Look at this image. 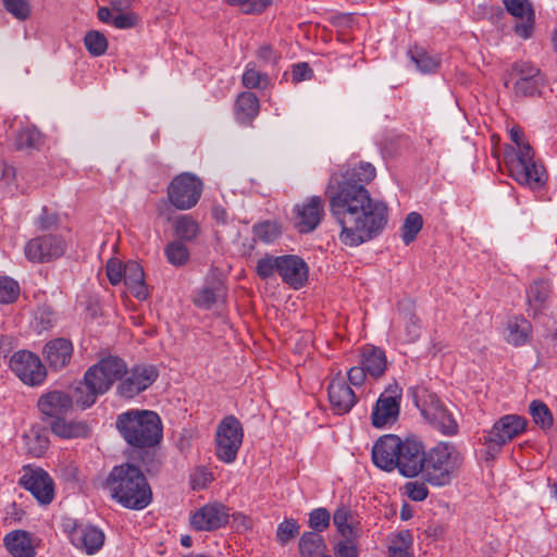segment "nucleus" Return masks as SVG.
Masks as SVG:
<instances>
[{
    "mask_svg": "<svg viewBox=\"0 0 557 557\" xmlns=\"http://www.w3.org/2000/svg\"><path fill=\"white\" fill-rule=\"evenodd\" d=\"M375 177L370 163L333 173L325 188L331 214L341 225L339 240L356 247L377 236L387 224V206L366 188Z\"/></svg>",
    "mask_w": 557,
    "mask_h": 557,
    "instance_id": "f257e3e1",
    "label": "nucleus"
},
{
    "mask_svg": "<svg viewBox=\"0 0 557 557\" xmlns=\"http://www.w3.org/2000/svg\"><path fill=\"white\" fill-rule=\"evenodd\" d=\"M106 486L112 498L129 509H144L152 499L146 476L133 463L115 466L107 478Z\"/></svg>",
    "mask_w": 557,
    "mask_h": 557,
    "instance_id": "f03ea898",
    "label": "nucleus"
},
{
    "mask_svg": "<svg viewBox=\"0 0 557 557\" xmlns=\"http://www.w3.org/2000/svg\"><path fill=\"white\" fill-rule=\"evenodd\" d=\"M126 363L123 359L114 356L100 359L90 367L85 375L84 382L74 391V399L83 409L91 407L98 396L106 394L115 381L123 376Z\"/></svg>",
    "mask_w": 557,
    "mask_h": 557,
    "instance_id": "7ed1b4c3",
    "label": "nucleus"
},
{
    "mask_svg": "<svg viewBox=\"0 0 557 557\" xmlns=\"http://www.w3.org/2000/svg\"><path fill=\"white\" fill-rule=\"evenodd\" d=\"M116 428L128 445L138 448L153 447L162 438L161 419L150 410L133 409L121 413Z\"/></svg>",
    "mask_w": 557,
    "mask_h": 557,
    "instance_id": "20e7f679",
    "label": "nucleus"
},
{
    "mask_svg": "<svg viewBox=\"0 0 557 557\" xmlns=\"http://www.w3.org/2000/svg\"><path fill=\"white\" fill-rule=\"evenodd\" d=\"M462 462V454L456 445L441 442L426 451L422 475L433 486H445L457 475Z\"/></svg>",
    "mask_w": 557,
    "mask_h": 557,
    "instance_id": "39448f33",
    "label": "nucleus"
},
{
    "mask_svg": "<svg viewBox=\"0 0 557 557\" xmlns=\"http://www.w3.org/2000/svg\"><path fill=\"white\" fill-rule=\"evenodd\" d=\"M506 166L510 176L520 185L532 189L542 188L547 182V173L542 163L534 159V151L523 148L506 157Z\"/></svg>",
    "mask_w": 557,
    "mask_h": 557,
    "instance_id": "423d86ee",
    "label": "nucleus"
},
{
    "mask_svg": "<svg viewBox=\"0 0 557 557\" xmlns=\"http://www.w3.org/2000/svg\"><path fill=\"white\" fill-rule=\"evenodd\" d=\"M203 189L202 181L193 173L176 175L168 187V198L178 210H189L199 201Z\"/></svg>",
    "mask_w": 557,
    "mask_h": 557,
    "instance_id": "0eeeda50",
    "label": "nucleus"
},
{
    "mask_svg": "<svg viewBox=\"0 0 557 557\" xmlns=\"http://www.w3.org/2000/svg\"><path fill=\"white\" fill-rule=\"evenodd\" d=\"M244 431L238 419L225 417L215 433V453L218 458L226 463L233 462L243 443Z\"/></svg>",
    "mask_w": 557,
    "mask_h": 557,
    "instance_id": "6e6552de",
    "label": "nucleus"
},
{
    "mask_svg": "<svg viewBox=\"0 0 557 557\" xmlns=\"http://www.w3.org/2000/svg\"><path fill=\"white\" fill-rule=\"evenodd\" d=\"M403 391L397 383L386 386L372 410L371 420L375 428L394 424L399 414Z\"/></svg>",
    "mask_w": 557,
    "mask_h": 557,
    "instance_id": "1a4fd4ad",
    "label": "nucleus"
},
{
    "mask_svg": "<svg viewBox=\"0 0 557 557\" xmlns=\"http://www.w3.org/2000/svg\"><path fill=\"white\" fill-rule=\"evenodd\" d=\"M158 377V371L153 366H135L125 370L117 385V394L126 399H132L150 387Z\"/></svg>",
    "mask_w": 557,
    "mask_h": 557,
    "instance_id": "9d476101",
    "label": "nucleus"
},
{
    "mask_svg": "<svg viewBox=\"0 0 557 557\" xmlns=\"http://www.w3.org/2000/svg\"><path fill=\"white\" fill-rule=\"evenodd\" d=\"M10 368L23 383L32 386L41 384L47 376L40 358L27 350L13 354L10 359Z\"/></svg>",
    "mask_w": 557,
    "mask_h": 557,
    "instance_id": "9b49d317",
    "label": "nucleus"
},
{
    "mask_svg": "<svg viewBox=\"0 0 557 557\" xmlns=\"http://www.w3.org/2000/svg\"><path fill=\"white\" fill-rule=\"evenodd\" d=\"M421 412L442 434L450 436L458 432V423L453 413L448 411L434 393L425 394Z\"/></svg>",
    "mask_w": 557,
    "mask_h": 557,
    "instance_id": "f8f14e48",
    "label": "nucleus"
},
{
    "mask_svg": "<svg viewBox=\"0 0 557 557\" xmlns=\"http://www.w3.org/2000/svg\"><path fill=\"white\" fill-rule=\"evenodd\" d=\"M425 455L422 442L407 437L401 441V449H399L395 469L406 478H414L423 472Z\"/></svg>",
    "mask_w": 557,
    "mask_h": 557,
    "instance_id": "ddd939ff",
    "label": "nucleus"
},
{
    "mask_svg": "<svg viewBox=\"0 0 557 557\" xmlns=\"http://www.w3.org/2000/svg\"><path fill=\"white\" fill-rule=\"evenodd\" d=\"M293 222L299 233H311L324 216V201L320 196H311L295 205Z\"/></svg>",
    "mask_w": 557,
    "mask_h": 557,
    "instance_id": "4468645a",
    "label": "nucleus"
},
{
    "mask_svg": "<svg viewBox=\"0 0 557 557\" xmlns=\"http://www.w3.org/2000/svg\"><path fill=\"white\" fill-rule=\"evenodd\" d=\"M525 425V419L516 414H508L500 418L494 424L485 440L488 450L499 449L503 445L522 433Z\"/></svg>",
    "mask_w": 557,
    "mask_h": 557,
    "instance_id": "2eb2a0df",
    "label": "nucleus"
},
{
    "mask_svg": "<svg viewBox=\"0 0 557 557\" xmlns=\"http://www.w3.org/2000/svg\"><path fill=\"white\" fill-rule=\"evenodd\" d=\"M65 243L55 235L30 239L25 246V256L32 262H49L64 253Z\"/></svg>",
    "mask_w": 557,
    "mask_h": 557,
    "instance_id": "dca6fc26",
    "label": "nucleus"
},
{
    "mask_svg": "<svg viewBox=\"0 0 557 557\" xmlns=\"http://www.w3.org/2000/svg\"><path fill=\"white\" fill-rule=\"evenodd\" d=\"M228 518L230 513L226 506L220 503H210L200 507L190 516V524L197 531H213L225 525Z\"/></svg>",
    "mask_w": 557,
    "mask_h": 557,
    "instance_id": "f3484780",
    "label": "nucleus"
},
{
    "mask_svg": "<svg viewBox=\"0 0 557 557\" xmlns=\"http://www.w3.org/2000/svg\"><path fill=\"white\" fill-rule=\"evenodd\" d=\"M20 485L28 490L40 504H50L54 497L52 479L42 469L25 468Z\"/></svg>",
    "mask_w": 557,
    "mask_h": 557,
    "instance_id": "a211bd4d",
    "label": "nucleus"
},
{
    "mask_svg": "<svg viewBox=\"0 0 557 557\" xmlns=\"http://www.w3.org/2000/svg\"><path fill=\"white\" fill-rule=\"evenodd\" d=\"M401 441L394 434L381 436L372 447L373 463L384 471H393L397 465Z\"/></svg>",
    "mask_w": 557,
    "mask_h": 557,
    "instance_id": "6ab92c4d",
    "label": "nucleus"
},
{
    "mask_svg": "<svg viewBox=\"0 0 557 557\" xmlns=\"http://www.w3.org/2000/svg\"><path fill=\"white\" fill-rule=\"evenodd\" d=\"M308 265L296 255L281 256L278 274L284 283L294 289L301 288L308 280Z\"/></svg>",
    "mask_w": 557,
    "mask_h": 557,
    "instance_id": "aec40b11",
    "label": "nucleus"
},
{
    "mask_svg": "<svg viewBox=\"0 0 557 557\" xmlns=\"http://www.w3.org/2000/svg\"><path fill=\"white\" fill-rule=\"evenodd\" d=\"M509 14L520 20L515 26V33L528 39L532 36L534 28V11L529 0H503Z\"/></svg>",
    "mask_w": 557,
    "mask_h": 557,
    "instance_id": "412c9836",
    "label": "nucleus"
},
{
    "mask_svg": "<svg viewBox=\"0 0 557 557\" xmlns=\"http://www.w3.org/2000/svg\"><path fill=\"white\" fill-rule=\"evenodd\" d=\"M327 392L332 409L337 414L349 412L357 403L354 391L345 383L339 374L330 382Z\"/></svg>",
    "mask_w": 557,
    "mask_h": 557,
    "instance_id": "4be33fe9",
    "label": "nucleus"
},
{
    "mask_svg": "<svg viewBox=\"0 0 557 557\" xmlns=\"http://www.w3.org/2000/svg\"><path fill=\"white\" fill-rule=\"evenodd\" d=\"M70 540L75 547L92 555L102 547L104 534L91 525H74L70 532Z\"/></svg>",
    "mask_w": 557,
    "mask_h": 557,
    "instance_id": "5701e85b",
    "label": "nucleus"
},
{
    "mask_svg": "<svg viewBox=\"0 0 557 557\" xmlns=\"http://www.w3.org/2000/svg\"><path fill=\"white\" fill-rule=\"evenodd\" d=\"M37 405L42 414L57 420L72 409L73 398L64 392L52 391L40 396Z\"/></svg>",
    "mask_w": 557,
    "mask_h": 557,
    "instance_id": "b1692460",
    "label": "nucleus"
},
{
    "mask_svg": "<svg viewBox=\"0 0 557 557\" xmlns=\"http://www.w3.org/2000/svg\"><path fill=\"white\" fill-rule=\"evenodd\" d=\"M42 354L49 367L58 371L70 362L73 355V345L66 338H54L45 345Z\"/></svg>",
    "mask_w": 557,
    "mask_h": 557,
    "instance_id": "393cba45",
    "label": "nucleus"
},
{
    "mask_svg": "<svg viewBox=\"0 0 557 557\" xmlns=\"http://www.w3.org/2000/svg\"><path fill=\"white\" fill-rule=\"evenodd\" d=\"M123 280L135 298L145 300L148 297L149 293L145 284V273L139 263L135 261L125 263Z\"/></svg>",
    "mask_w": 557,
    "mask_h": 557,
    "instance_id": "a878e982",
    "label": "nucleus"
},
{
    "mask_svg": "<svg viewBox=\"0 0 557 557\" xmlns=\"http://www.w3.org/2000/svg\"><path fill=\"white\" fill-rule=\"evenodd\" d=\"M550 295L552 286L547 281L540 280L530 285L527 296L529 311L533 317H537L547 308Z\"/></svg>",
    "mask_w": 557,
    "mask_h": 557,
    "instance_id": "bb28decb",
    "label": "nucleus"
},
{
    "mask_svg": "<svg viewBox=\"0 0 557 557\" xmlns=\"http://www.w3.org/2000/svg\"><path fill=\"white\" fill-rule=\"evenodd\" d=\"M224 295L225 288L222 281L218 278L207 280L206 284L195 294L193 301L198 308L210 309Z\"/></svg>",
    "mask_w": 557,
    "mask_h": 557,
    "instance_id": "cd10ccee",
    "label": "nucleus"
},
{
    "mask_svg": "<svg viewBox=\"0 0 557 557\" xmlns=\"http://www.w3.org/2000/svg\"><path fill=\"white\" fill-rule=\"evenodd\" d=\"M361 364L371 377H381L387 369L385 352L374 346L367 345L362 348Z\"/></svg>",
    "mask_w": 557,
    "mask_h": 557,
    "instance_id": "c85d7f7f",
    "label": "nucleus"
},
{
    "mask_svg": "<svg viewBox=\"0 0 557 557\" xmlns=\"http://www.w3.org/2000/svg\"><path fill=\"white\" fill-rule=\"evenodd\" d=\"M4 546L14 557H34L35 548L29 534L23 530L8 533L4 539Z\"/></svg>",
    "mask_w": 557,
    "mask_h": 557,
    "instance_id": "c756f323",
    "label": "nucleus"
},
{
    "mask_svg": "<svg viewBox=\"0 0 557 557\" xmlns=\"http://www.w3.org/2000/svg\"><path fill=\"white\" fill-rule=\"evenodd\" d=\"M259 99L250 91L242 92L235 103L236 120L242 123H250L259 113Z\"/></svg>",
    "mask_w": 557,
    "mask_h": 557,
    "instance_id": "7c9ffc66",
    "label": "nucleus"
},
{
    "mask_svg": "<svg viewBox=\"0 0 557 557\" xmlns=\"http://www.w3.org/2000/svg\"><path fill=\"white\" fill-rule=\"evenodd\" d=\"M300 557L326 556V544L322 535L317 532H305L298 543Z\"/></svg>",
    "mask_w": 557,
    "mask_h": 557,
    "instance_id": "2f4dec72",
    "label": "nucleus"
},
{
    "mask_svg": "<svg viewBox=\"0 0 557 557\" xmlns=\"http://www.w3.org/2000/svg\"><path fill=\"white\" fill-rule=\"evenodd\" d=\"M23 442L26 451L34 456L40 457L49 446V440L46 430L38 428L30 429L23 435Z\"/></svg>",
    "mask_w": 557,
    "mask_h": 557,
    "instance_id": "473e14b6",
    "label": "nucleus"
},
{
    "mask_svg": "<svg viewBox=\"0 0 557 557\" xmlns=\"http://www.w3.org/2000/svg\"><path fill=\"white\" fill-rule=\"evenodd\" d=\"M51 431L59 437L74 438L88 435V426L84 422H67L61 418L51 423Z\"/></svg>",
    "mask_w": 557,
    "mask_h": 557,
    "instance_id": "72a5a7b5",
    "label": "nucleus"
},
{
    "mask_svg": "<svg viewBox=\"0 0 557 557\" xmlns=\"http://www.w3.org/2000/svg\"><path fill=\"white\" fill-rule=\"evenodd\" d=\"M42 134L35 127H25L15 136V148L17 150H39L44 145Z\"/></svg>",
    "mask_w": 557,
    "mask_h": 557,
    "instance_id": "f704fd0d",
    "label": "nucleus"
},
{
    "mask_svg": "<svg viewBox=\"0 0 557 557\" xmlns=\"http://www.w3.org/2000/svg\"><path fill=\"white\" fill-rule=\"evenodd\" d=\"M542 73L539 69H536L534 65H532L529 62H515L510 70L507 71L506 78H505V86L508 87L509 81L511 78L517 77V79H525L530 81L535 77H542Z\"/></svg>",
    "mask_w": 557,
    "mask_h": 557,
    "instance_id": "c9c22d12",
    "label": "nucleus"
},
{
    "mask_svg": "<svg viewBox=\"0 0 557 557\" xmlns=\"http://www.w3.org/2000/svg\"><path fill=\"white\" fill-rule=\"evenodd\" d=\"M164 255L168 262L174 267H184L190 257L187 246L178 240L169 243L164 248Z\"/></svg>",
    "mask_w": 557,
    "mask_h": 557,
    "instance_id": "e433bc0d",
    "label": "nucleus"
},
{
    "mask_svg": "<svg viewBox=\"0 0 557 557\" xmlns=\"http://www.w3.org/2000/svg\"><path fill=\"white\" fill-rule=\"evenodd\" d=\"M174 231L181 239L193 240L199 233V225L190 215L183 214L175 220Z\"/></svg>",
    "mask_w": 557,
    "mask_h": 557,
    "instance_id": "4c0bfd02",
    "label": "nucleus"
},
{
    "mask_svg": "<svg viewBox=\"0 0 557 557\" xmlns=\"http://www.w3.org/2000/svg\"><path fill=\"white\" fill-rule=\"evenodd\" d=\"M530 331V324L522 318H516L508 324V343L519 346L527 342Z\"/></svg>",
    "mask_w": 557,
    "mask_h": 557,
    "instance_id": "58836bf2",
    "label": "nucleus"
},
{
    "mask_svg": "<svg viewBox=\"0 0 557 557\" xmlns=\"http://www.w3.org/2000/svg\"><path fill=\"white\" fill-rule=\"evenodd\" d=\"M545 85L544 76L530 81L517 79L513 84V91L517 97H534L540 95L541 88Z\"/></svg>",
    "mask_w": 557,
    "mask_h": 557,
    "instance_id": "ea45409f",
    "label": "nucleus"
},
{
    "mask_svg": "<svg viewBox=\"0 0 557 557\" xmlns=\"http://www.w3.org/2000/svg\"><path fill=\"white\" fill-rule=\"evenodd\" d=\"M87 51L94 57H100L108 49V40L103 34L98 30H89L84 38Z\"/></svg>",
    "mask_w": 557,
    "mask_h": 557,
    "instance_id": "a19ab883",
    "label": "nucleus"
},
{
    "mask_svg": "<svg viewBox=\"0 0 557 557\" xmlns=\"http://www.w3.org/2000/svg\"><path fill=\"white\" fill-rule=\"evenodd\" d=\"M422 225H423V220H422L421 214H419L417 212H411L407 215V218L403 224V227H401V231H403L401 237L406 245L410 244L411 242H413L416 239L418 233L422 228Z\"/></svg>",
    "mask_w": 557,
    "mask_h": 557,
    "instance_id": "79ce46f5",
    "label": "nucleus"
},
{
    "mask_svg": "<svg viewBox=\"0 0 557 557\" xmlns=\"http://www.w3.org/2000/svg\"><path fill=\"white\" fill-rule=\"evenodd\" d=\"M252 232L256 239L267 244L273 243L281 235L278 224L270 221L256 224Z\"/></svg>",
    "mask_w": 557,
    "mask_h": 557,
    "instance_id": "37998d69",
    "label": "nucleus"
},
{
    "mask_svg": "<svg viewBox=\"0 0 557 557\" xmlns=\"http://www.w3.org/2000/svg\"><path fill=\"white\" fill-rule=\"evenodd\" d=\"M530 413L534 422L543 429H548L553 425V416L548 407L539 400H533L530 404Z\"/></svg>",
    "mask_w": 557,
    "mask_h": 557,
    "instance_id": "c03bdc74",
    "label": "nucleus"
},
{
    "mask_svg": "<svg viewBox=\"0 0 557 557\" xmlns=\"http://www.w3.org/2000/svg\"><path fill=\"white\" fill-rule=\"evenodd\" d=\"M281 264V256H264L257 261L256 273L262 278L267 280L271 277L275 272L278 273Z\"/></svg>",
    "mask_w": 557,
    "mask_h": 557,
    "instance_id": "a18cd8bd",
    "label": "nucleus"
},
{
    "mask_svg": "<svg viewBox=\"0 0 557 557\" xmlns=\"http://www.w3.org/2000/svg\"><path fill=\"white\" fill-rule=\"evenodd\" d=\"M299 524L295 519H286L277 525L276 540L281 545L287 544L299 533Z\"/></svg>",
    "mask_w": 557,
    "mask_h": 557,
    "instance_id": "49530a36",
    "label": "nucleus"
},
{
    "mask_svg": "<svg viewBox=\"0 0 557 557\" xmlns=\"http://www.w3.org/2000/svg\"><path fill=\"white\" fill-rule=\"evenodd\" d=\"M20 295V286L11 277H0V302L12 304Z\"/></svg>",
    "mask_w": 557,
    "mask_h": 557,
    "instance_id": "de8ad7c7",
    "label": "nucleus"
},
{
    "mask_svg": "<svg viewBox=\"0 0 557 557\" xmlns=\"http://www.w3.org/2000/svg\"><path fill=\"white\" fill-rule=\"evenodd\" d=\"M243 84L248 89L262 88L268 85V77L257 71L255 65L248 64L243 74Z\"/></svg>",
    "mask_w": 557,
    "mask_h": 557,
    "instance_id": "09e8293b",
    "label": "nucleus"
},
{
    "mask_svg": "<svg viewBox=\"0 0 557 557\" xmlns=\"http://www.w3.org/2000/svg\"><path fill=\"white\" fill-rule=\"evenodd\" d=\"M230 5L238 7L244 13H261L273 0H225Z\"/></svg>",
    "mask_w": 557,
    "mask_h": 557,
    "instance_id": "8fccbe9b",
    "label": "nucleus"
},
{
    "mask_svg": "<svg viewBox=\"0 0 557 557\" xmlns=\"http://www.w3.org/2000/svg\"><path fill=\"white\" fill-rule=\"evenodd\" d=\"M4 9L17 20L24 21L30 15L29 0H2Z\"/></svg>",
    "mask_w": 557,
    "mask_h": 557,
    "instance_id": "3c124183",
    "label": "nucleus"
},
{
    "mask_svg": "<svg viewBox=\"0 0 557 557\" xmlns=\"http://www.w3.org/2000/svg\"><path fill=\"white\" fill-rule=\"evenodd\" d=\"M330 512L325 508H317L309 515V525L317 533L322 532L330 525Z\"/></svg>",
    "mask_w": 557,
    "mask_h": 557,
    "instance_id": "603ef678",
    "label": "nucleus"
},
{
    "mask_svg": "<svg viewBox=\"0 0 557 557\" xmlns=\"http://www.w3.org/2000/svg\"><path fill=\"white\" fill-rule=\"evenodd\" d=\"M407 496L414 502H422L429 495V490L423 482H408L404 486Z\"/></svg>",
    "mask_w": 557,
    "mask_h": 557,
    "instance_id": "864d4df0",
    "label": "nucleus"
},
{
    "mask_svg": "<svg viewBox=\"0 0 557 557\" xmlns=\"http://www.w3.org/2000/svg\"><path fill=\"white\" fill-rule=\"evenodd\" d=\"M412 60L417 64V67L423 73H431L435 71L438 65L437 60L424 51H417L416 54L412 55Z\"/></svg>",
    "mask_w": 557,
    "mask_h": 557,
    "instance_id": "5fc2aeb1",
    "label": "nucleus"
},
{
    "mask_svg": "<svg viewBox=\"0 0 557 557\" xmlns=\"http://www.w3.org/2000/svg\"><path fill=\"white\" fill-rule=\"evenodd\" d=\"M420 336V323L419 319L414 314H409L406 317L405 324V342L413 343Z\"/></svg>",
    "mask_w": 557,
    "mask_h": 557,
    "instance_id": "6e6d98bb",
    "label": "nucleus"
},
{
    "mask_svg": "<svg viewBox=\"0 0 557 557\" xmlns=\"http://www.w3.org/2000/svg\"><path fill=\"white\" fill-rule=\"evenodd\" d=\"M107 276L112 285H117L124 277V265L120 261L110 260L107 263Z\"/></svg>",
    "mask_w": 557,
    "mask_h": 557,
    "instance_id": "4d7b16f0",
    "label": "nucleus"
},
{
    "mask_svg": "<svg viewBox=\"0 0 557 557\" xmlns=\"http://www.w3.org/2000/svg\"><path fill=\"white\" fill-rule=\"evenodd\" d=\"M336 557H358L356 541H339L334 547Z\"/></svg>",
    "mask_w": 557,
    "mask_h": 557,
    "instance_id": "13d9d810",
    "label": "nucleus"
},
{
    "mask_svg": "<svg viewBox=\"0 0 557 557\" xmlns=\"http://www.w3.org/2000/svg\"><path fill=\"white\" fill-rule=\"evenodd\" d=\"M137 23V15L134 13H117L112 18V25L120 29L132 28Z\"/></svg>",
    "mask_w": 557,
    "mask_h": 557,
    "instance_id": "bf43d9fd",
    "label": "nucleus"
},
{
    "mask_svg": "<svg viewBox=\"0 0 557 557\" xmlns=\"http://www.w3.org/2000/svg\"><path fill=\"white\" fill-rule=\"evenodd\" d=\"M510 138L515 144L512 147V152L515 151H523V148H528V150H533L530 144L525 140L524 134L519 127H512L510 129Z\"/></svg>",
    "mask_w": 557,
    "mask_h": 557,
    "instance_id": "052dcab7",
    "label": "nucleus"
},
{
    "mask_svg": "<svg viewBox=\"0 0 557 557\" xmlns=\"http://www.w3.org/2000/svg\"><path fill=\"white\" fill-rule=\"evenodd\" d=\"M367 374V370L361 364V367H351L347 372V377L351 385L358 387L364 383Z\"/></svg>",
    "mask_w": 557,
    "mask_h": 557,
    "instance_id": "680f3d73",
    "label": "nucleus"
},
{
    "mask_svg": "<svg viewBox=\"0 0 557 557\" xmlns=\"http://www.w3.org/2000/svg\"><path fill=\"white\" fill-rule=\"evenodd\" d=\"M292 76L294 82L310 79L312 76V70L307 63H298L293 66Z\"/></svg>",
    "mask_w": 557,
    "mask_h": 557,
    "instance_id": "e2e57ef3",
    "label": "nucleus"
},
{
    "mask_svg": "<svg viewBox=\"0 0 557 557\" xmlns=\"http://www.w3.org/2000/svg\"><path fill=\"white\" fill-rule=\"evenodd\" d=\"M352 519L350 511L346 507H339L335 510L333 516V523L336 529L346 525Z\"/></svg>",
    "mask_w": 557,
    "mask_h": 557,
    "instance_id": "0e129e2a",
    "label": "nucleus"
},
{
    "mask_svg": "<svg viewBox=\"0 0 557 557\" xmlns=\"http://www.w3.org/2000/svg\"><path fill=\"white\" fill-rule=\"evenodd\" d=\"M258 58L264 63L273 64L278 59V55L273 51L271 46H262L258 50Z\"/></svg>",
    "mask_w": 557,
    "mask_h": 557,
    "instance_id": "69168bd1",
    "label": "nucleus"
},
{
    "mask_svg": "<svg viewBox=\"0 0 557 557\" xmlns=\"http://www.w3.org/2000/svg\"><path fill=\"white\" fill-rule=\"evenodd\" d=\"M337 531L345 539L344 541H356V539L358 537V530L352 525L351 522L342 527Z\"/></svg>",
    "mask_w": 557,
    "mask_h": 557,
    "instance_id": "338daca9",
    "label": "nucleus"
},
{
    "mask_svg": "<svg viewBox=\"0 0 557 557\" xmlns=\"http://www.w3.org/2000/svg\"><path fill=\"white\" fill-rule=\"evenodd\" d=\"M389 557H412L405 547L391 546Z\"/></svg>",
    "mask_w": 557,
    "mask_h": 557,
    "instance_id": "774afa93",
    "label": "nucleus"
}]
</instances>
